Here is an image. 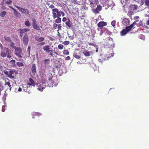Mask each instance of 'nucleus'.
Masks as SVG:
<instances>
[{"mask_svg": "<svg viewBox=\"0 0 149 149\" xmlns=\"http://www.w3.org/2000/svg\"><path fill=\"white\" fill-rule=\"evenodd\" d=\"M138 20L135 21L130 26H126L125 29H123L120 33L121 36H125L132 29H133L134 26L136 24V22L138 21Z\"/></svg>", "mask_w": 149, "mask_h": 149, "instance_id": "1", "label": "nucleus"}, {"mask_svg": "<svg viewBox=\"0 0 149 149\" xmlns=\"http://www.w3.org/2000/svg\"><path fill=\"white\" fill-rule=\"evenodd\" d=\"M15 6L21 13L24 14L26 15H29V11L27 10L24 8L20 7L16 5H15Z\"/></svg>", "mask_w": 149, "mask_h": 149, "instance_id": "2", "label": "nucleus"}, {"mask_svg": "<svg viewBox=\"0 0 149 149\" xmlns=\"http://www.w3.org/2000/svg\"><path fill=\"white\" fill-rule=\"evenodd\" d=\"M32 22L33 29L37 30H40V27L38 25L36 19L34 18L32 19Z\"/></svg>", "mask_w": 149, "mask_h": 149, "instance_id": "3", "label": "nucleus"}, {"mask_svg": "<svg viewBox=\"0 0 149 149\" xmlns=\"http://www.w3.org/2000/svg\"><path fill=\"white\" fill-rule=\"evenodd\" d=\"M29 42V38L28 35L27 33H25L23 38V42L24 45L27 46Z\"/></svg>", "mask_w": 149, "mask_h": 149, "instance_id": "4", "label": "nucleus"}, {"mask_svg": "<svg viewBox=\"0 0 149 149\" xmlns=\"http://www.w3.org/2000/svg\"><path fill=\"white\" fill-rule=\"evenodd\" d=\"M37 86L38 90L42 92L43 89L46 86L43 85L41 83H39L37 84Z\"/></svg>", "mask_w": 149, "mask_h": 149, "instance_id": "5", "label": "nucleus"}, {"mask_svg": "<svg viewBox=\"0 0 149 149\" xmlns=\"http://www.w3.org/2000/svg\"><path fill=\"white\" fill-rule=\"evenodd\" d=\"M43 49L48 53H49V55L52 56L54 54H56L55 52H54L53 51L51 50L49 47H43Z\"/></svg>", "mask_w": 149, "mask_h": 149, "instance_id": "6", "label": "nucleus"}, {"mask_svg": "<svg viewBox=\"0 0 149 149\" xmlns=\"http://www.w3.org/2000/svg\"><path fill=\"white\" fill-rule=\"evenodd\" d=\"M15 54L17 56L20 57L21 56L22 49L20 47H15Z\"/></svg>", "mask_w": 149, "mask_h": 149, "instance_id": "7", "label": "nucleus"}, {"mask_svg": "<svg viewBox=\"0 0 149 149\" xmlns=\"http://www.w3.org/2000/svg\"><path fill=\"white\" fill-rule=\"evenodd\" d=\"M29 30L30 29L27 28L19 29V35L20 37L22 38L23 33L29 31Z\"/></svg>", "mask_w": 149, "mask_h": 149, "instance_id": "8", "label": "nucleus"}, {"mask_svg": "<svg viewBox=\"0 0 149 149\" xmlns=\"http://www.w3.org/2000/svg\"><path fill=\"white\" fill-rule=\"evenodd\" d=\"M65 24L67 26V28L68 29H70L72 27V23L68 19L67 21L66 22Z\"/></svg>", "mask_w": 149, "mask_h": 149, "instance_id": "9", "label": "nucleus"}, {"mask_svg": "<svg viewBox=\"0 0 149 149\" xmlns=\"http://www.w3.org/2000/svg\"><path fill=\"white\" fill-rule=\"evenodd\" d=\"M53 17L54 19H55L58 17L57 16V13L58 12V9L55 8L52 10Z\"/></svg>", "mask_w": 149, "mask_h": 149, "instance_id": "10", "label": "nucleus"}, {"mask_svg": "<svg viewBox=\"0 0 149 149\" xmlns=\"http://www.w3.org/2000/svg\"><path fill=\"white\" fill-rule=\"evenodd\" d=\"M107 23L101 21L97 24V26L98 27L102 29L103 26L107 25Z\"/></svg>", "mask_w": 149, "mask_h": 149, "instance_id": "11", "label": "nucleus"}, {"mask_svg": "<svg viewBox=\"0 0 149 149\" xmlns=\"http://www.w3.org/2000/svg\"><path fill=\"white\" fill-rule=\"evenodd\" d=\"M129 8L131 10L134 11L136 10L138 8V6L136 5L131 4L129 6Z\"/></svg>", "mask_w": 149, "mask_h": 149, "instance_id": "12", "label": "nucleus"}, {"mask_svg": "<svg viewBox=\"0 0 149 149\" xmlns=\"http://www.w3.org/2000/svg\"><path fill=\"white\" fill-rule=\"evenodd\" d=\"M2 51L1 52V55L3 57H5L7 55L8 53H7L6 51L4 50L5 48H7L6 47H2Z\"/></svg>", "mask_w": 149, "mask_h": 149, "instance_id": "13", "label": "nucleus"}, {"mask_svg": "<svg viewBox=\"0 0 149 149\" xmlns=\"http://www.w3.org/2000/svg\"><path fill=\"white\" fill-rule=\"evenodd\" d=\"M35 40L39 42H41L44 40V38L40 37L39 36H36L35 37Z\"/></svg>", "mask_w": 149, "mask_h": 149, "instance_id": "14", "label": "nucleus"}, {"mask_svg": "<svg viewBox=\"0 0 149 149\" xmlns=\"http://www.w3.org/2000/svg\"><path fill=\"white\" fill-rule=\"evenodd\" d=\"M102 8V7L100 5H98L95 11L96 13H98Z\"/></svg>", "mask_w": 149, "mask_h": 149, "instance_id": "15", "label": "nucleus"}, {"mask_svg": "<svg viewBox=\"0 0 149 149\" xmlns=\"http://www.w3.org/2000/svg\"><path fill=\"white\" fill-rule=\"evenodd\" d=\"M31 70L32 74H35L36 73V67L34 64H32Z\"/></svg>", "mask_w": 149, "mask_h": 149, "instance_id": "16", "label": "nucleus"}, {"mask_svg": "<svg viewBox=\"0 0 149 149\" xmlns=\"http://www.w3.org/2000/svg\"><path fill=\"white\" fill-rule=\"evenodd\" d=\"M109 56H107V55L106 56H103L102 54H101V56H102L104 60H107L109 58H110L111 56H113V55L112 54H109Z\"/></svg>", "mask_w": 149, "mask_h": 149, "instance_id": "17", "label": "nucleus"}, {"mask_svg": "<svg viewBox=\"0 0 149 149\" xmlns=\"http://www.w3.org/2000/svg\"><path fill=\"white\" fill-rule=\"evenodd\" d=\"M49 62L50 60L49 59H46L44 61V65L46 67H48Z\"/></svg>", "mask_w": 149, "mask_h": 149, "instance_id": "18", "label": "nucleus"}, {"mask_svg": "<svg viewBox=\"0 0 149 149\" xmlns=\"http://www.w3.org/2000/svg\"><path fill=\"white\" fill-rule=\"evenodd\" d=\"M28 85L29 86H35V84L34 81L31 78L29 79V82L28 83Z\"/></svg>", "mask_w": 149, "mask_h": 149, "instance_id": "19", "label": "nucleus"}, {"mask_svg": "<svg viewBox=\"0 0 149 149\" xmlns=\"http://www.w3.org/2000/svg\"><path fill=\"white\" fill-rule=\"evenodd\" d=\"M15 72V70H10L9 72V73L8 77L10 78H14V76L13 74L14 72Z\"/></svg>", "mask_w": 149, "mask_h": 149, "instance_id": "20", "label": "nucleus"}, {"mask_svg": "<svg viewBox=\"0 0 149 149\" xmlns=\"http://www.w3.org/2000/svg\"><path fill=\"white\" fill-rule=\"evenodd\" d=\"M48 80H49V81L47 82L48 83V85L49 87H53L54 82L52 81V78H49Z\"/></svg>", "mask_w": 149, "mask_h": 149, "instance_id": "21", "label": "nucleus"}, {"mask_svg": "<svg viewBox=\"0 0 149 149\" xmlns=\"http://www.w3.org/2000/svg\"><path fill=\"white\" fill-rule=\"evenodd\" d=\"M4 50L6 51L7 53H8L7 57L8 58H10L11 56L10 55V53L11 52V51L8 48H5Z\"/></svg>", "mask_w": 149, "mask_h": 149, "instance_id": "22", "label": "nucleus"}, {"mask_svg": "<svg viewBox=\"0 0 149 149\" xmlns=\"http://www.w3.org/2000/svg\"><path fill=\"white\" fill-rule=\"evenodd\" d=\"M57 18L55 20V22L57 24L60 23L61 22V18L59 17H57Z\"/></svg>", "mask_w": 149, "mask_h": 149, "instance_id": "23", "label": "nucleus"}, {"mask_svg": "<svg viewBox=\"0 0 149 149\" xmlns=\"http://www.w3.org/2000/svg\"><path fill=\"white\" fill-rule=\"evenodd\" d=\"M90 5H91V7L92 9H94L96 6V5H94L92 1H90Z\"/></svg>", "mask_w": 149, "mask_h": 149, "instance_id": "24", "label": "nucleus"}, {"mask_svg": "<svg viewBox=\"0 0 149 149\" xmlns=\"http://www.w3.org/2000/svg\"><path fill=\"white\" fill-rule=\"evenodd\" d=\"M41 82H41V83L42 84H45L47 82V79L45 78H43L41 79Z\"/></svg>", "mask_w": 149, "mask_h": 149, "instance_id": "25", "label": "nucleus"}, {"mask_svg": "<svg viewBox=\"0 0 149 149\" xmlns=\"http://www.w3.org/2000/svg\"><path fill=\"white\" fill-rule=\"evenodd\" d=\"M15 61L14 60H12L10 61V63L11 66H13L15 65Z\"/></svg>", "mask_w": 149, "mask_h": 149, "instance_id": "26", "label": "nucleus"}, {"mask_svg": "<svg viewBox=\"0 0 149 149\" xmlns=\"http://www.w3.org/2000/svg\"><path fill=\"white\" fill-rule=\"evenodd\" d=\"M6 12L5 11L2 12L0 14V15L1 17H3L6 14Z\"/></svg>", "mask_w": 149, "mask_h": 149, "instance_id": "27", "label": "nucleus"}, {"mask_svg": "<svg viewBox=\"0 0 149 149\" xmlns=\"http://www.w3.org/2000/svg\"><path fill=\"white\" fill-rule=\"evenodd\" d=\"M83 54L86 56H89L90 55V53L88 51H84L83 52Z\"/></svg>", "mask_w": 149, "mask_h": 149, "instance_id": "28", "label": "nucleus"}, {"mask_svg": "<svg viewBox=\"0 0 149 149\" xmlns=\"http://www.w3.org/2000/svg\"><path fill=\"white\" fill-rule=\"evenodd\" d=\"M4 38L5 40L7 41L10 42L11 41L10 38L8 37L5 36L4 37Z\"/></svg>", "mask_w": 149, "mask_h": 149, "instance_id": "29", "label": "nucleus"}, {"mask_svg": "<svg viewBox=\"0 0 149 149\" xmlns=\"http://www.w3.org/2000/svg\"><path fill=\"white\" fill-rule=\"evenodd\" d=\"M24 24L25 25H26L27 26H30L31 24L30 23V22L29 21H26L25 22Z\"/></svg>", "mask_w": 149, "mask_h": 149, "instance_id": "30", "label": "nucleus"}, {"mask_svg": "<svg viewBox=\"0 0 149 149\" xmlns=\"http://www.w3.org/2000/svg\"><path fill=\"white\" fill-rule=\"evenodd\" d=\"M17 64L19 67H22L24 65L22 63L19 62H17Z\"/></svg>", "mask_w": 149, "mask_h": 149, "instance_id": "31", "label": "nucleus"}, {"mask_svg": "<svg viewBox=\"0 0 149 149\" xmlns=\"http://www.w3.org/2000/svg\"><path fill=\"white\" fill-rule=\"evenodd\" d=\"M60 12H62V11L61 10L59 11L58 10V12H57V17H60L61 16V13Z\"/></svg>", "mask_w": 149, "mask_h": 149, "instance_id": "32", "label": "nucleus"}, {"mask_svg": "<svg viewBox=\"0 0 149 149\" xmlns=\"http://www.w3.org/2000/svg\"><path fill=\"white\" fill-rule=\"evenodd\" d=\"M73 56L75 58L77 59H79L80 58L79 56V55H77V54L75 53H74V54Z\"/></svg>", "mask_w": 149, "mask_h": 149, "instance_id": "33", "label": "nucleus"}, {"mask_svg": "<svg viewBox=\"0 0 149 149\" xmlns=\"http://www.w3.org/2000/svg\"><path fill=\"white\" fill-rule=\"evenodd\" d=\"M58 25L56 23H54L53 25V28L54 29H56Z\"/></svg>", "mask_w": 149, "mask_h": 149, "instance_id": "34", "label": "nucleus"}, {"mask_svg": "<svg viewBox=\"0 0 149 149\" xmlns=\"http://www.w3.org/2000/svg\"><path fill=\"white\" fill-rule=\"evenodd\" d=\"M116 23V22L114 20H113V21H112L111 23V25L113 27H114L115 26Z\"/></svg>", "mask_w": 149, "mask_h": 149, "instance_id": "35", "label": "nucleus"}, {"mask_svg": "<svg viewBox=\"0 0 149 149\" xmlns=\"http://www.w3.org/2000/svg\"><path fill=\"white\" fill-rule=\"evenodd\" d=\"M89 44L90 45L94 46L95 47L96 45L95 42H89Z\"/></svg>", "mask_w": 149, "mask_h": 149, "instance_id": "36", "label": "nucleus"}, {"mask_svg": "<svg viewBox=\"0 0 149 149\" xmlns=\"http://www.w3.org/2000/svg\"><path fill=\"white\" fill-rule=\"evenodd\" d=\"M34 113V115H33V118H34V115H37L38 116H39V115H41L40 113H39L35 112V113Z\"/></svg>", "mask_w": 149, "mask_h": 149, "instance_id": "37", "label": "nucleus"}, {"mask_svg": "<svg viewBox=\"0 0 149 149\" xmlns=\"http://www.w3.org/2000/svg\"><path fill=\"white\" fill-rule=\"evenodd\" d=\"M145 4L147 6H149V0H145Z\"/></svg>", "mask_w": 149, "mask_h": 149, "instance_id": "38", "label": "nucleus"}, {"mask_svg": "<svg viewBox=\"0 0 149 149\" xmlns=\"http://www.w3.org/2000/svg\"><path fill=\"white\" fill-rule=\"evenodd\" d=\"M63 54L65 55H68L69 54V52L67 50H65L63 51Z\"/></svg>", "mask_w": 149, "mask_h": 149, "instance_id": "39", "label": "nucleus"}, {"mask_svg": "<svg viewBox=\"0 0 149 149\" xmlns=\"http://www.w3.org/2000/svg\"><path fill=\"white\" fill-rule=\"evenodd\" d=\"M5 2L7 4H9L12 3V1L11 0H10L6 1Z\"/></svg>", "mask_w": 149, "mask_h": 149, "instance_id": "40", "label": "nucleus"}, {"mask_svg": "<svg viewBox=\"0 0 149 149\" xmlns=\"http://www.w3.org/2000/svg\"><path fill=\"white\" fill-rule=\"evenodd\" d=\"M6 109V107L5 105H3L2 107V111L4 112Z\"/></svg>", "mask_w": 149, "mask_h": 149, "instance_id": "41", "label": "nucleus"}, {"mask_svg": "<svg viewBox=\"0 0 149 149\" xmlns=\"http://www.w3.org/2000/svg\"><path fill=\"white\" fill-rule=\"evenodd\" d=\"M5 85H7L9 87H10L11 86V85H10V83L9 82H6L5 83Z\"/></svg>", "mask_w": 149, "mask_h": 149, "instance_id": "42", "label": "nucleus"}, {"mask_svg": "<svg viewBox=\"0 0 149 149\" xmlns=\"http://www.w3.org/2000/svg\"><path fill=\"white\" fill-rule=\"evenodd\" d=\"M69 43V42L68 41H65L63 42V44L65 45H67Z\"/></svg>", "mask_w": 149, "mask_h": 149, "instance_id": "43", "label": "nucleus"}, {"mask_svg": "<svg viewBox=\"0 0 149 149\" xmlns=\"http://www.w3.org/2000/svg\"><path fill=\"white\" fill-rule=\"evenodd\" d=\"M9 44L10 46L11 47H13V46L14 45V43L11 41L10 42H9Z\"/></svg>", "mask_w": 149, "mask_h": 149, "instance_id": "44", "label": "nucleus"}, {"mask_svg": "<svg viewBox=\"0 0 149 149\" xmlns=\"http://www.w3.org/2000/svg\"><path fill=\"white\" fill-rule=\"evenodd\" d=\"M58 27H57V28H58V31L59 30H60L61 29V24H59V25H58Z\"/></svg>", "mask_w": 149, "mask_h": 149, "instance_id": "45", "label": "nucleus"}, {"mask_svg": "<svg viewBox=\"0 0 149 149\" xmlns=\"http://www.w3.org/2000/svg\"><path fill=\"white\" fill-rule=\"evenodd\" d=\"M9 7L10 8H11L14 11V13L15 12H16V11H17L12 6H9Z\"/></svg>", "mask_w": 149, "mask_h": 149, "instance_id": "46", "label": "nucleus"}, {"mask_svg": "<svg viewBox=\"0 0 149 149\" xmlns=\"http://www.w3.org/2000/svg\"><path fill=\"white\" fill-rule=\"evenodd\" d=\"M9 7L10 8H11L14 11V13L15 12H16V11H17L12 6H9Z\"/></svg>", "mask_w": 149, "mask_h": 149, "instance_id": "47", "label": "nucleus"}, {"mask_svg": "<svg viewBox=\"0 0 149 149\" xmlns=\"http://www.w3.org/2000/svg\"><path fill=\"white\" fill-rule=\"evenodd\" d=\"M49 7L52 9H54L55 6L53 5L52 4L49 6Z\"/></svg>", "mask_w": 149, "mask_h": 149, "instance_id": "48", "label": "nucleus"}, {"mask_svg": "<svg viewBox=\"0 0 149 149\" xmlns=\"http://www.w3.org/2000/svg\"><path fill=\"white\" fill-rule=\"evenodd\" d=\"M67 21V19L65 17H64L62 19V21L63 22H65Z\"/></svg>", "mask_w": 149, "mask_h": 149, "instance_id": "49", "label": "nucleus"}, {"mask_svg": "<svg viewBox=\"0 0 149 149\" xmlns=\"http://www.w3.org/2000/svg\"><path fill=\"white\" fill-rule=\"evenodd\" d=\"M4 73L5 74L7 75L8 76L9 73V72H8L7 71H4Z\"/></svg>", "mask_w": 149, "mask_h": 149, "instance_id": "50", "label": "nucleus"}, {"mask_svg": "<svg viewBox=\"0 0 149 149\" xmlns=\"http://www.w3.org/2000/svg\"><path fill=\"white\" fill-rule=\"evenodd\" d=\"M15 15L17 16L19 15H20V13H18L17 11H16V12L14 13Z\"/></svg>", "mask_w": 149, "mask_h": 149, "instance_id": "51", "label": "nucleus"}, {"mask_svg": "<svg viewBox=\"0 0 149 149\" xmlns=\"http://www.w3.org/2000/svg\"><path fill=\"white\" fill-rule=\"evenodd\" d=\"M45 44V42H42L39 45L40 46H42L44 45Z\"/></svg>", "mask_w": 149, "mask_h": 149, "instance_id": "52", "label": "nucleus"}, {"mask_svg": "<svg viewBox=\"0 0 149 149\" xmlns=\"http://www.w3.org/2000/svg\"><path fill=\"white\" fill-rule=\"evenodd\" d=\"M60 12L61 13V14L62 17H63L65 16V13L63 12L62 11V12Z\"/></svg>", "mask_w": 149, "mask_h": 149, "instance_id": "53", "label": "nucleus"}, {"mask_svg": "<svg viewBox=\"0 0 149 149\" xmlns=\"http://www.w3.org/2000/svg\"><path fill=\"white\" fill-rule=\"evenodd\" d=\"M95 2L96 4H97L99 3V1L98 0H95Z\"/></svg>", "mask_w": 149, "mask_h": 149, "instance_id": "54", "label": "nucleus"}, {"mask_svg": "<svg viewBox=\"0 0 149 149\" xmlns=\"http://www.w3.org/2000/svg\"><path fill=\"white\" fill-rule=\"evenodd\" d=\"M70 59V58L69 56H68L65 58V59L67 60H69Z\"/></svg>", "mask_w": 149, "mask_h": 149, "instance_id": "55", "label": "nucleus"}, {"mask_svg": "<svg viewBox=\"0 0 149 149\" xmlns=\"http://www.w3.org/2000/svg\"><path fill=\"white\" fill-rule=\"evenodd\" d=\"M75 10H76L77 12H78L79 9L75 7L74 8Z\"/></svg>", "mask_w": 149, "mask_h": 149, "instance_id": "56", "label": "nucleus"}, {"mask_svg": "<svg viewBox=\"0 0 149 149\" xmlns=\"http://www.w3.org/2000/svg\"><path fill=\"white\" fill-rule=\"evenodd\" d=\"M22 88H21L20 87H19V88H18V91L19 92H20L22 91Z\"/></svg>", "mask_w": 149, "mask_h": 149, "instance_id": "57", "label": "nucleus"}, {"mask_svg": "<svg viewBox=\"0 0 149 149\" xmlns=\"http://www.w3.org/2000/svg\"><path fill=\"white\" fill-rule=\"evenodd\" d=\"M3 89L2 86L1 85H0V91Z\"/></svg>", "mask_w": 149, "mask_h": 149, "instance_id": "58", "label": "nucleus"}, {"mask_svg": "<svg viewBox=\"0 0 149 149\" xmlns=\"http://www.w3.org/2000/svg\"><path fill=\"white\" fill-rule=\"evenodd\" d=\"M98 61H99V62H100L101 63H102V61H101V59H99L98 60Z\"/></svg>", "mask_w": 149, "mask_h": 149, "instance_id": "59", "label": "nucleus"}, {"mask_svg": "<svg viewBox=\"0 0 149 149\" xmlns=\"http://www.w3.org/2000/svg\"><path fill=\"white\" fill-rule=\"evenodd\" d=\"M147 24L148 25H149V19L148 20V21H147Z\"/></svg>", "mask_w": 149, "mask_h": 149, "instance_id": "60", "label": "nucleus"}, {"mask_svg": "<svg viewBox=\"0 0 149 149\" xmlns=\"http://www.w3.org/2000/svg\"><path fill=\"white\" fill-rule=\"evenodd\" d=\"M58 48L60 49H62L63 47H58Z\"/></svg>", "mask_w": 149, "mask_h": 149, "instance_id": "61", "label": "nucleus"}, {"mask_svg": "<svg viewBox=\"0 0 149 149\" xmlns=\"http://www.w3.org/2000/svg\"><path fill=\"white\" fill-rule=\"evenodd\" d=\"M98 49L97 48H96V52H98Z\"/></svg>", "mask_w": 149, "mask_h": 149, "instance_id": "62", "label": "nucleus"}, {"mask_svg": "<svg viewBox=\"0 0 149 149\" xmlns=\"http://www.w3.org/2000/svg\"><path fill=\"white\" fill-rule=\"evenodd\" d=\"M102 33H103V32H101L100 33V36L102 35Z\"/></svg>", "mask_w": 149, "mask_h": 149, "instance_id": "63", "label": "nucleus"}, {"mask_svg": "<svg viewBox=\"0 0 149 149\" xmlns=\"http://www.w3.org/2000/svg\"><path fill=\"white\" fill-rule=\"evenodd\" d=\"M135 17H136V19H137V18H139V17L138 16H136Z\"/></svg>", "mask_w": 149, "mask_h": 149, "instance_id": "64", "label": "nucleus"}]
</instances>
